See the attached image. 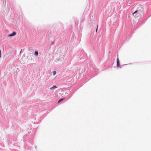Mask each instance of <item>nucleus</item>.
<instances>
[{"label":"nucleus","instance_id":"nucleus-1","mask_svg":"<svg viewBox=\"0 0 151 151\" xmlns=\"http://www.w3.org/2000/svg\"><path fill=\"white\" fill-rule=\"evenodd\" d=\"M142 10H137L132 14L133 16H134L135 17H138L142 13Z\"/></svg>","mask_w":151,"mask_h":151},{"label":"nucleus","instance_id":"nucleus-5","mask_svg":"<svg viewBox=\"0 0 151 151\" xmlns=\"http://www.w3.org/2000/svg\"><path fill=\"white\" fill-rule=\"evenodd\" d=\"M57 88V87L55 86H54L53 87H52L50 88V89L51 90H52V89H55V88Z\"/></svg>","mask_w":151,"mask_h":151},{"label":"nucleus","instance_id":"nucleus-2","mask_svg":"<svg viewBox=\"0 0 151 151\" xmlns=\"http://www.w3.org/2000/svg\"><path fill=\"white\" fill-rule=\"evenodd\" d=\"M16 33L15 32H14L12 33L9 35H8V36L9 37H12L13 36H14L16 35Z\"/></svg>","mask_w":151,"mask_h":151},{"label":"nucleus","instance_id":"nucleus-3","mask_svg":"<svg viewBox=\"0 0 151 151\" xmlns=\"http://www.w3.org/2000/svg\"><path fill=\"white\" fill-rule=\"evenodd\" d=\"M117 65L116 66L117 67H119L120 66L119 60L118 58H117Z\"/></svg>","mask_w":151,"mask_h":151},{"label":"nucleus","instance_id":"nucleus-9","mask_svg":"<svg viewBox=\"0 0 151 151\" xmlns=\"http://www.w3.org/2000/svg\"><path fill=\"white\" fill-rule=\"evenodd\" d=\"M97 29H98V27H97V29H96V32H97Z\"/></svg>","mask_w":151,"mask_h":151},{"label":"nucleus","instance_id":"nucleus-7","mask_svg":"<svg viewBox=\"0 0 151 151\" xmlns=\"http://www.w3.org/2000/svg\"><path fill=\"white\" fill-rule=\"evenodd\" d=\"M52 73H53V75H55L56 74V73L55 71H54Z\"/></svg>","mask_w":151,"mask_h":151},{"label":"nucleus","instance_id":"nucleus-10","mask_svg":"<svg viewBox=\"0 0 151 151\" xmlns=\"http://www.w3.org/2000/svg\"><path fill=\"white\" fill-rule=\"evenodd\" d=\"M22 50H21V51H20V52H21V51H22Z\"/></svg>","mask_w":151,"mask_h":151},{"label":"nucleus","instance_id":"nucleus-4","mask_svg":"<svg viewBox=\"0 0 151 151\" xmlns=\"http://www.w3.org/2000/svg\"><path fill=\"white\" fill-rule=\"evenodd\" d=\"M65 99V98H63L60 99L58 101V103H59L61 101H63V100Z\"/></svg>","mask_w":151,"mask_h":151},{"label":"nucleus","instance_id":"nucleus-8","mask_svg":"<svg viewBox=\"0 0 151 151\" xmlns=\"http://www.w3.org/2000/svg\"><path fill=\"white\" fill-rule=\"evenodd\" d=\"M1 51L0 50V58H1Z\"/></svg>","mask_w":151,"mask_h":151},{"label":"nucleus","instance_id":"nucleus-6","mask_svg":"<svg viewBox=\"0 0 151 151\" xmlns=\"http://www.w3.org/2000/svg\"><path fill=\"white\" fill-rule=\"evenodd\" d=\"M35 55L36 56H37L38 54V52L37 51H36L35 52Z\"/></svg>","mask_w":151,"mask_h":151}]
</instances>
